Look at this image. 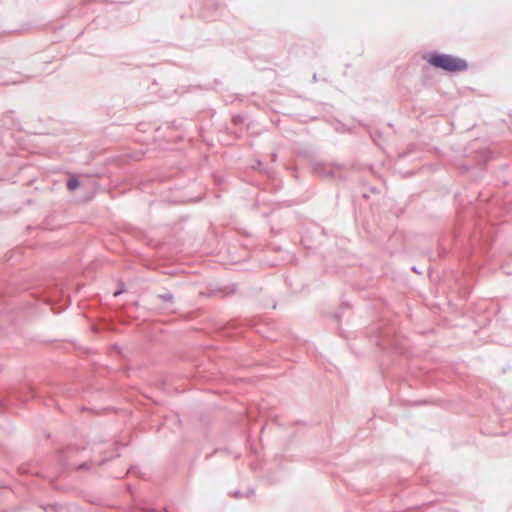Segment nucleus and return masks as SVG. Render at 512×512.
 <instances>
[{"label": "nucleus", "instance_id": "1", "mask_svg": "<svg viewBox=\"0 0 512 512\" xmlns=\"http://www.w3.org/2000/svg\"><path fill=\"white\" fill-rule=\"evenodd\" d=\"M428 62L437 68L449 72L463 71L467 68V64L464 60L446 54H434L429 56Z\"/></svg>", "mask_w": 512, "mask_h": 512}, {"label": "nucleus", "instance_id": "2", "mask_svg": "<svg viewBox=\"0 0 512 512\" xmlns=\"http://www.w3.org/2000/svg\"><path fill=\"white\" fill-rule=\"evenodd\" d=\"M79 186V181L75 177H71L67 182V187L69 190H75Z\"/></svg>", "mask_w": 512, "mask_h": 512}]
</instances>
